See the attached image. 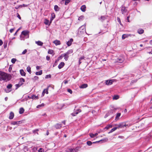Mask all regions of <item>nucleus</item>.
Returning a JSON list of instances; mask_svg holds the SVG:
<instances>
[{
  "mask_svg": "<svg viewBox=\"0 0 152 152\" xmlns=\"http://www.w3.org/2000/svg\"><path fill=\"white\" fill-rule=\"evenodd\" d=\"M12 76L10 74L0 71V81H9L11 80Z\"/></svg>",
  "mask_w": 152,
  "mask_h": 152,
  "instance_id": "f257e3e1",
  "label": "nucleus"
},
{
  "mask_svg": "<svg viewBox=\"0 0 152 152\" xmlns=\"http://www.w3.org/2000/svg\"><path fill=\"white\" fill-rule=\"evenodd\" d=\"M85 26L86 24H85L84 25L81 26L79 28L77 33V34L79 36L82 35L86 32Z\"/></svg>",
  "mask_w": 152,
  "mask_h": 152,
  "instance_id": "f03ea898",
  "label": "nucleus"
},
{
  "mask_svg": "<svg viewBox=\"0 0 152 152\" xmlns=\"http://www.w3.org/2000/svg\"><path fill=\"white\" fill-rule=\"evenodd\" d=\"M125 59L124 56L121 55L117 57L115 59V62L116 63H122L124 62Z\"/></svg>",
  "mask_w": 152,
  "mask_h": 152,
  "instance_id": "7ed1b4c3",
  "label": "nucleus"
},
{
  "mask_svg": "<svg viewBox=\"0 0 152 152\" xmlns=\"http://www.w3.org/2000/svg\"><path fill=\"white\" fill-rule=\"evenodd\" d=\"M81 112V110L80 108H77L76 107H75L73 113L71 115L73 116H75L79 113Z\"/></svg>",
  "mask_w": 152,
  "mask_h": 152,
  "instance_id": "20e7f679",
  "label": "nucleus"
},
{
  "mask_svg": "<svg viewBox=\"0 0 152 152\" xmlns=\"http://www.w3.org/2000/svg\"><path fill=\"white\" fill-rule=\"evenodd\" d=\"M117 110V109L115 108L113 106H111V107L110 110H109L108 113H109L110 115L111 114L115 113V111Z\"/></svg>",
  "mask_w": 152,
  "mask_h": 152,
  "instance_id": "39448f33",
  "label": "nucleus"
},
{
  "mask_svg": "<svg viewBox=\"0 0 152 152\" xmlns=\"http://www.w3.org/2000/svg\"><path fill=\"white\" fill-rule=\"evenodd\" d=\"M117 127H118V128H122L124 127H126L127 126H128V124H126L124 122H122L119 124L117 125Z\"/></svg>",
  "mask_w": 152,
  "mask_h": 152,
  "instance_id": "423d86ee",
  "label": "nucleus"
},
{
  "mask_svg": "<svg viewBox=\"0 0 152 152\" xmlns=\"http://www.w3.org/2000/svg\"><path fill=\"white\" fill-rule=\"evenodd\" d=\"M114 82L113 79L108 80L105 81V83L107 85H112Z\"/></svg>",
  "mask_w": 152,
  "mask_h": 152,
  "instance_id": "0eeeda50",
  "label": "nucleus"
},
{
  "mask_svg": "<svg viewBox=\"0 0 152 152\" xmlns=\"http://www.w3.org/2000/svg\"><path fill=\"white\" fill-rule=\"evenodd\" d=\"M29 32L27 30L23 31L21 33V34L24 35L26 37H29L28 34Z\"/></svg>",
  "mask_w": 152,
  "mask_h": 152,
  "instance_id": "6e6552de",
  "label": "nucleus"
},
{
  "mask_svg": "<svg viewBox=\"0 0 152 152\" xmlns=\"http://www.w3.org/2000/svg\"><path fill=\"white\" fill-rule=\"evenodd\" d=\"M48 88L45 89L42 91V96H44V95L45 94H48Z\"/></svg>",
  "mask_w": 152,
  "mask_h": 152,
  "instance_id": "1a4fd4ad",
  "label": "nucleus"
},
{
  "mask_svg": "<svg viewBox=\"0 0 152 152\" xmlns=\"http://www.w3.org/2000/svg\"><path fill=\"white\" fill-rule=\"evenodd\" d=\"M108 140V138H106L104 139L101 140H100L96 141L95 142H96V143H98L100 142H101V143H102V142H106Z\"/></svg>",
  "mask_w": 152,
  "mask_h": 152,
  "instance_id": "9d476101",
  "label": "nucleus"
},
{
  "mask_svg": "<svg viewBox=\"0 0 152 152\" xmlns=\"http://www.w3.org/2000/svg\"><path fill=\"white\" fill-rule=\"evenodd\" d=\"M73 41V39H70V40L66 42V44L68 46H70Z\"/></svg>",
  "mask_w": 152,
  "mask_h": 152,
  "instance_id": "9b49d317",
  "label": "nucleus"
},
{
  "mask_svg": "<svg viewBox=\"0 0 152 152\" xmlns=\"http://www.w3.org/2000/svg\"><path fill=\"white\" fill-rule=\"evenodd\" d=\"M14 116V113L12 112H11L10 114L9 118L11 120L13 119Z\"/></svg>",
  "mask_w": 152,
  "mask_h": 152,
  "instance_id": "f8f14e48",
  "label": "nucleus"
},
{
  "mask_svg": "<svg viewBox=\"0 0 152 152\" xmlns=\"http://www.w3.org/2000/svg\"><path fill=\"white\" fill-rule=\"evenodd\" d=\"M65 64L63 62H61L58 66V67L59 69H60L62 68L64 66Z\"/></svg>",
  "mask_w": 152,
  "mask_h": 152,
  "instance_id": "ddd939ff",
  "label": "nucleus"
},
{
  "mask_svg": "<svg viewBox=\"0 0 152 152\" xmlns=\"http://www.w3.org/2000/svg\"><path fill=\"white\" fill-rule=\"evenodd\" d=\"M20 74L21 76H26V73L23 69H20Z\"/></svg>",
  "mask_w": 152,
  "mask_h": 152,
  "instance_id": "4468645a",
  "label": "nucleus"
},
{
  "mask_svg": "<svg viewBox=\"0 0 152 152\" xmlns=\"http://www.w3.org/2000/svg\"><path fill=\"white\" fill-rule=\"evenodd\" d=\"M53 42L56 45H58L61 44L60 41L58 40H56L54 41Z\"/></svg>",
  "mask_w": 152,
  "mask_h": 152,
  "instance_id": "2eb2a0df",
  "label": "nucleus"
},
{
  "mask_svg": "<svg viewBox=\"0 0 152 152\" xmlns=\"http://www.w3.org/2000/svg\"><path fill=\"white\" fill-rule=\"evenodd\" d=\"M62 126V125L61 124H58L55 125V127L56 129H58L61 128Z\"/></svg>",
  "mask_w": 152,
  "mask_h": 152,
  "instance_id": "dca6fc26",
  "label": "nucleus"
},
{
  "mask_svg": "<svg viewBox=\"0 0 152 152\" xmlns=\"http://www.w3.org/2000/svg\"><path fill=\"white\" fill-rule=\"evenodd\" d=\"M144 30L141 28H140L137 30V32L140 34H142L143 33Z\"/></svg>",
  "mask_w": 152,
  "mask_h": 152,
  "instance_id": "f3484780",
  "label": "nucleus"
},
{
  "mask_svg": "<svg viewBox=\"0 0 152 152\" xmlns=\"http://www.w3.org/2000/svg\"><path fill=\"white\" fill-rule=\"evenodd\" d=\"M121 11L123 14H124L126 12L127 10L126 8L124 7H122L121 8Z\"/></svg>",
  "mask_w": 152,
  "mask_h": 152,
  "instance_id": "a211bd4d",
  "label": "nucleus"
},
{
  "mask_svg": "<svg viewBox=\"0 0 152 152\" xmlns=\"http://www.w3.org/2000/svg\"><path fill=\"white\" fill-rule=\"evenodd\" d=\"M35 43L38 45L40 46H42L43 44V43L40 41H36Z\"/></svg>",
  "mask_w": 152,
  "mask_h": 152,
  "instance_id": "6ab92c4d",
  "label": "nucleus"
},
{
  "mask_svg": "<svg viewBox=\"0 0 152 152\" xmlns=\"http://www.w3.org/2000/svg\"><path fill=\"white\" fill-rule=\"evenodd\" d=\"M88 87V85L86 83H84L80 86V88H86Z\"/></svg>",
  "mask_w": 152,
  "mask_h": 152,
  "instance_id": "aec40b11",
  "label": "nucleus"
},
{
  "mask_svg": "<svg viewBox=\"0 0 152 152\" xmlns=\"http://www.w3.org/2000/svg\"><path fill=\"white\" fill-rule=\"evenodd\" d=\"M48 53L49 54L52 55L53 56H54L55 54L54 50L52 49H49L48 51Z\"/></svg>",
  "mask_w": 152,
  "mask_h": 152,
  "instance_id": "412c9836",
  "label": "nucleus"
},
{
  "mask_svg": "<svg viewBox=\"0 0 152 152\" xmlns=\"http://www.w3.org/2000/svg\"><path fill=\"white\" fill-rule=\"evenodd\" d=\"M23 84V83H20V82H19L17 84H16L15 85V86H16L15 89H17L18 88H19L20 86H21Z\"/></svg>",
  "mask_w": 152,
  "mask_h": 152,
  "instance_id": "4be33fe9",
  "label": "nucleus"
},
{
  "mask_svg": "<svg viewBox=\"0 0 152 152\" xmlns=\"http://www.w3.org/2000/svg\"><path fill=\"white\" fill-rule=\"evenodd\" d=\"M128 37H132L131 35L128 34H124L122 35V38H126Z\"/></svg>",
  "mask_w": 152,
  "mask_h": 152,
  "instance_id": "5701e85b",
  "label": "nucleus"
},
{
  "mask_svg": "<svg viewBox=\"0 0 152 152\" xmlns=\"http://www.w3.org/2000/svg\"><path fill=\"white\" fill-rule=\"evenodd\" d=\"M98 135V133H96L94 134L92 133H91L89 134V135L91 137L94 138V137Z\"/></svg>",
  "mask_w": 152,
  "mask_h": 152,
  "instance_id": "b1692460",
  "label": "nucleus"
},
{
  "mask_svg": "<svg viewBox=\"0 0 152 152\" xmlns=\"http://www.w3.org/2000/svg\"><path fill=\"white\" fill-rule=\"evenodd\" d=\"M66 152H74V150L72 148H69L65 150Z\"/></svg>",
  "mask_w": 152,
  "mask_h": 152,
  "instance_id": "393cba45",
  "label": "nucleus"
},
{
  "mask_svg": "<svg viewBox=\"0 0 152 152\" xmlns=\"http://www.w3.org/2000/svg\"><path fill=\"white\" fill-rule=\"evenodd\" d=\"M115 117V120L117 121L119 118L120 116L121 115V113H117Z\"/></svg>",
  "mask_w": 152,
  "mask_h": 152,
  "instance_id": "a878e982",
  "label": "nucleus"
},
{
  "mask_svg": "<svg viewBox=\"0 0 152 152\" xmlns=\"http://www.w3.org/2000/svg\"><path fill=\"white\" fill-rule=\"evenodd\" d=\"M106 19V17L105 16H102L100 18H99V19L102 21H103Z\"/></svg>",
  "mask_w": 152,
  "mask_h": 152,
  "instance_id": "bb28decb",
  "label": "nucleus"
},
{
  "mask_svg": "<svg viewBox=\"0 0 152 152\" xmlns=\"http://www.w3.org/2000/svg\"><path fill=\"white\" fill-rule=\"evenodd\" d=\"M31 99H37L39 97L38 96H36L34 94H32L31 96Z\"/></svg>",
  "mask_w": 152,
  "mask_h": 152,
  "instance_id": "cd10ccee",
  "label": "nucleus"
},
{
  "mask_svg": "<svg viewBox=\"0 0 152 152\" xmlns=\"http://www.w3.org/2000/svg\"><path fill=\"white\" fill-rule=\"evenodd\" d=\"M55 15L54 13H53L51 14V17L50 19V23H51L52 21L55 18Z\"/></svg>",
  "mask_w": 152,
  "mask_h": 152,
  "instance_id": "c85d7f7f",
  "label": "nucleus"
},
{
  "mask_svg": "<svg viewBox=\"0 0 152 152\" xmlns=\"http://www.w3.org/2000/svg\"><path fill=\"white\" fill-rule=\"evenodd\" d=\"M24 111V109L23 107H21L19 109V113L20 114L23 113Z\"/></svg>",
  "mask_w": 152,
  "mask_h": 152,
  "instance_id": "c756f323",
  "label": "nucleus"
},
{
  "mask_svg": "<svg viewBox=\"0 0 152 152\" xmlns=\"http://www.w3.org/2000/svg\"><path fill=\"white\" fill-rule=\"evenodd\" d=\"M42 74V70H40V71H39L37 72H35V74L37 75H41Z\"/></svg>",
  "mask_w": 152,
  "mask_h": 152,
  "instance_id": "7c9ffc66",
  "label": "nucleus"
},
{
  "mask_svg": "<svg viewBox=\"0 0 152 152\" xmlns=\"http://www.w3.org/2000/svg\"><path fill=\"white\" fill-rule=\"evenodd\" d=\"M86 6L85 5H83L81 6L80 9L83 12H84L86 11Z\"/></svg>",
  "mask_w": 152,
  "mask_h": 152,
  "instance_id": "2f4dec72",
  "label": "nucleus"
},
{
  "mask_svg": "<svg viewBox=\"0 0 152 152\" xmlns=\"http://www.w3.org/2000/svg\"><path fill=\"white\" fill-rule=\"evenodd\" d=\"M112 126H113L112 125L110 124H108L104 128V129H108L110 128H112Z\"/></svg>",
  "mask_w": 152,
  "mask_h": 152,
  "instance_id": "473e14b6",
  "label": "nucleus"
},
{
  "mask_svg": "<svg viewBox=\"0 0 152 152\" xmlns=\"http://www.w3.org/2000/svg\"><path fill=\"white\" fill-rule=\"evenodd\" d=\"M118 129V127L117 126H116L115 127H114L113 129H112L111 130L108 132V134L110 133L113 132L115 131L116 129Z\"/></svg>",
  "mask_w": 152,
  "mask_h": 152,
  "instance_id": "72a5a7b5",
  "label": "nucleus"
},
{
  "mask_svg": "<svg viewBox=\"0 0 152 152\" xmlns=\"http://www.w3.org/2000/svg\"><path fill=\"white\" fill-rule=\"evenodd\" d=\"M27 71L30 74L31 73V68L30 66H28L26 68Z\"/></svg>",
  "mask_w": 152,
  "mask_h": 152,
  "instance_id": "f704fd0d",
  "label": "nucleus"
},
{
  "mask_svg": "<svg viewBox=\"0 0 152 152\" xmlns=\"http://www.w3.org/2000/svg\"><path fill=\"white\" fill-rule=\"evenodd\" d=\"M119 96L118 95H114L113 97V100H117L119 98Z\"/></svg>",
  "mask_w": 152,
  "mask_h": 152,
  "instance_id": "c9c22d12",
  "label": "nucleus"
},
{
  "mask_svg": "<svg viewBox=\"0 0 152 152\" xmlns=\"http://www.w3.org/2000/svg\"><path fill=\"white\" fill-rule=\"evenodd\" d=\"M73 52V50L72 49H70L68 50L67 52L65 53L67 55H69V54H71Z\"/></svg>",
  "mask_w": 152,
  "mask_h": 152,
  "instance_id": "e433bc0d",
  "label": "nucleus"
},
{
  "mask_svg": "<svg viewBox=\"0 0 152 152\" xmlns=\"http://www.w3.org/2000/svg\"><path fill=\"white\" fill-rule=\"evenodd\" d=\"M64 59L66 61H67L68 59V58L69 57L68 55L66 54V53H64Z\"/></svg>",
  "mask_w": 152,
  "mask_h": 152,
  "instance_id": "4c0bfd02",
  "label": "nucleus"
},
{
  "mask_svg": "<svg viewBox=\"0 0 152 152\" xmlns=\"http://www.w3.org/2000/svg\"><path fill=\"white\" fill-rule=\"evenodd\" d=\"M58 59H56V60L54 63L53 65V67H54L55 66H56L57 64H58Z\"/></svg>",
  "mask_w": 152,
  "mask_h": 152,
  "instance_id": "58836bf2",
  "label": "nucleus"
},
{
  "mask_svg": "<svg viewBox=\"0 0 152 152\" xmlns=\"http://www.w3.org/2000/svg\"><path fill=\"white\" fill-rule=\"evenodd\" d=\"M12 87V85L11 84H9L7 86V88L8 89L11 90Z\"/></svg>",
  "mask_w": 152,
  "mask_h": 152,
  "instance_id": "ea45409f",
  "label": "nucleus"
},
{
  "mask_svg": "<svg viewBox=\"0 0 152 152\" xmlns=\"http://www.w3.org/2000/svg\"><path fill=\"white\" fill-rule=\"evenodd\" d=\"M44 105H45L43 103H42L41 104H39V105H37L36 107L37 108H40V107H41L44 106Z\"/></svg>",
  "mask_w": 152,
  "mask_h": 152,
  "instance_id": "a19ab883",
  "label": "nucleus"
},
{
  "mask_svg": "<svg viewBox=\"0 0 152 152\" xmlns=\"http://www.w3.org/2000/svg\"><path fill=\"white\" fill-rule=\"evenodd\" d=\"M39 129H36L32 131V132L34 134H36L37 133V134H38V131H39Z\"/></svg>",
  "mask_w": 152,
  "mask_h": 152,
  "instance_id": "79ce46f5",
  "label": "nucleus"
},
{
  "mask_svg": "<svg viewBox=\"0 0 152 152\" xmlns=\"http://www.w3.org/2000/svg\"><path fill=\"white\" fill-rule=\"evenodd\" d=\"M39 77L37 76H35L34 78H32V79L34 81H35L36 80H38L39 79Z\"/></svg>",
  "mask_w": 152,
  "mask_h": 152,
  "instance_id": "37998d69",
  "label": "nucleus"
},
{
  "mask_svg": "<svg viewBox=\"0 0 152 152\" xmlns=\"http://www.w3.org/2000/svg\"><path fill=\"white\" fill-rule=\"evenodd\" d=\"M54 10L56 11H57L59 10V8L58 6L56 5L54 6Z\"/></svg>",
  "mask_w": 152,
  "mask_h": 152,
  "instance_id": "c03bdc74",
  "label": "nucleus"
},
{
  "mask_svg": "<svg viewBox=\"0 0 152 152\" xmlns=\"http://www.w3.org/2000/svg\"><path fill=\"white\" fill-rule=\"evenodd\" d=\"M25 80L23 78H21L20 79V81L19 82H20V83H23L22 82H25Z\"/></svg>",
  "mask_w": 152,
  "mask_h": 152,
  "instance_id": "a18cd8bd",
  "label": "nucleus"
},
{
  "mask_svg": "<svg viewBox=\"0 0 152 152\" xmlns=\"http://www.w3.org/2000/svg\"><path fill=\"white\" fill-rule=\"evenodd\" d=\"M86 143L88 145L91 146L92 145V143L91 141L88 140L87 142Z\"/></svg>",
  "mask_w": 152,
  "mask_h": 152,
  "instance_id": "49530a36",
  "label": "nucleus"
},
{
  "mask_svg": "<svg viewBox=\"0 0 152 152\" xmlns=\"http://www.w3.org/2000/svg\"><path fill=\"white\" fill-rule=\"evenodd\" d=\"M64 54H63L61 55L60 56H59L58 59H58V61H59V60H60L62 58H63V57H64Z\"/></svg>",
  "mask_w": 152,
  "mask_h": 152,
  "instance_id": "de8ad7c7",
  "label": "nucleus"
},
{
  "mask_svg": "<svg viewBox=\"0 0 152 152\" xmlns=\"http://www.w3.org/2000/svg\"><path fill=\"white\" fill-rule=\"evenodd\" d=\"M17 61V59L15 58H12L11 59V61L13 64H15Z\"/></svg>",
  "mask_w": 152,
  "mask_h": 152,
  "instance_id": "09e8293b",
  "label": "nucleus"
},
{
  "mask_svg": "<svg viewBox=\"0 0 152 152\" xmlns=\"http://www.w3.org/2000/svg\"><path fill=\"white\" fill-rule=\"evenodd\" d=\"M11 124L13 125H18L17 121H12Z\"/></svg>",
  "mask_w": 152,
  "mask_h": 152,
  "instance_id": "8fccbe9b",
  "label": "nucleus"
},
{
  "mask_svg": "<svg viewBox=\"0 0 152 152\" xmlns=\"http://www.w3.org/2000/svg\"><path fill=\"white\" fill-rule=\"evenodd\" d=\"M49 20L47 19H45V20L44 23L45 24L48 25L49 24Z\"/></svg>",
  "mask_w": 152,
  "mask_h": 152,
  "instance_id": "3c124183",
  "label": "nucleus"
},
{
  "mask_svg": "<svg viewBox=\"0 0 152 152\" xmlns=\"http://www.w3.org/2000/svg\"><path fill=\"white\" fill-rule=\"evenodd\" d=\"M84 17L82 15L79 17V18H78V20H82L84 19Z\"/></svg>",
  "mask_w": 152,
  "mask_h": 152,
  "instance_id": "603ef678",
  "label": "nucleus"
},
{
  "mask_svg": "<svg viewBox=\"0 0 152 152\" xmlns=\"http://www.w3.org/2000/svg\"><path fill=\"white\" fill-rule=\"evenodd\" d=\"M38 152H44V150L42 148H40L38 151Z\"/></svg>",
  "mask_w": 152,
  "mask_h": 152,
  "instance_id": "864d4df0",
  "label": "nucleus"
},
{
  "mask_svg": "<svg viewBox=\"0 0 152 152\" xmlns=\"http://www.w3.org/2000/svg\"><path fill=\"white\" fill-rule=\"evenodd\" d=\"M4 91L6 93H9L11 91V90H10V89H8V88L5 89H4Z\"/></svg>",
  "mask_w": 152,
  "mask_h": 152,
  "instance_id": "5fc2aeb1",
  "label": "nucleus"
},
{
  "mask_svg": "<svg viewBox=\"0 0 152 152\" xmlns=\"http://www.w3.org/2000/svg\"><path fill=\"white\" fill-rule=\"evenodd\" d=\"M71 0H66L65 2V4L67 5L70 1Z\"/></svg>",
  "mask_w": 152,
  "mask_h": 152,
  "instance_id": "6e6d98bb",
  "label": "nucleus"
},
{
  "mask_svg": "<svg viewBox=\"0 0 152 152\" xmlns=\"http://www.w3.org/2000/svg\"><path fill=\"white\" fill-rule=\"evenodd\" d=\"M67 91L69 92V93L70 94H72V91L71 89L70 88H68L67 89Z\"/></svg>",
  "mask_w": 152,
  "mask_h": 152,
  "instance_id": "4d7b16f0",
  "label": "nucleus"
},
{
  "mask_svg": "<svg viewBox=\"0 0 152 152\" xmlns=\"http://www.w3.org/2000/svg\"><path fill=\"white\" fill-rule=\"evenodd\" d=\"M51 77V76L50 74L47 75L45 77V78H50Z\"/></svg>",
  "mask_w": 152,
  "mask_h": 152,
  "instance_id": "13d9d810",
  "label": "nucleus"
},
{
  "mask_svg": "<svg viewBox=\"0 0 152 152\" xmlns=\"http://www.w3.org/2000/svg\"><path fill=\"white\" fill-rule=\"evenodd\" d=\"M79 147H77L75 148V149L73 148L74 150V152H77V151L79 150Z\"/></svg>",
  "mask_w": 152,
  "mask_h": 152,
  "instance_id": "bf43d9fd",
  "label": "nucleus"
},
{
  "mask_svg": "<svg viewBox=\"0 0 152 152\" xmlns=\"http://www.w3.org/2000/svg\"><path fill=\"white\" fill-rule=\"evenodd\" d=\"M24 121V120H21V121H17L18 125H19V124L23 123V122Z\"/></svg>",
  "mask_w": 152,
  "mask_h": 152,
  "instance_id": "052dcab7",
  "label": "nucleus"
},
{
  "mask_svg": "<svg viewBox=\"0 0 152 152\" xmlns=\"http://www.w3.org/2000/svg\"><path fill=\"white\" fill-rule=\"evenodd\" d=\"M137 81V80H132L131 82V84H133L134 83H135Z\"/></svg>",
  "mask_w": 152,
  "mask_h": 152,
  "instance_id": "680f3d73",
  "label": "nucleus"
},
{
  "mask_svg": "<svg viewBox=\"0 0 152 152\" xmlns=\"http://www.w3.org/2000/svg\"><path fill=\"white\" fill-rule=\"evenodd\" d=\"M27 52V50L26 49H25L22 52V53L21 54H23V55L25 54Z\"/></svg>",
  "mask_w": 152,
  "mask_h": 152,
  "instance_id": "e2e57ef3",
  "label": "nucleus"
},
{
  "mask_svg": "<svg viewBox=\"0 0 152 152\" xmlns=\"http://www.w3.org/2000/svg\"><path fill=\"white\" fill-rule=\"evenodd\" d=\"M68 81L66 80H64L63 82V83H64L65 84L68 83Z\"/></svg>",
  "mask_w": 152,
  "mask_h": 152,
  "instance_id": "0e129e2a",
  "label": "nucleus"
},
{
  "mask_svg": "<svg viewBox=\"0 0 152 152\" xmlns=\"http://www.w3.org/2000/svg\"><path fill=\"white\" fill-rule=\"evenodd\" d=\"M12 67L11 66H10L9 69H8V71L10 72H11V71H12Z\"/></svg>",
  "mask_w": 152,
  "mask_h": 152,
  "instance_id": "69168bd1",
  "label": "nucleus"
},
{
  "mask_svg": "<svg viewBox=\"0 0 152 152\" xmlns=\"http://www.w3.org/2000/svg\"><path fill=\"white\" fill-rule=\"evenodd\" d=\"M46 59L47 61H49L50 60V57L49 56H47L46 57Z\"/></svg>",
  "mask_w": 152,
  "mask_h": 152,
  "instance_id": "338daca9",
  "label": "nucleus"
},
{
  "mask_svg": "<svg viewBox=\"0 0 152 152\" xmlns=\"http://www.w3.org/2000/svg\"><path fill=\"white\" fill-rule=\"evenodd\" d=\"M15 29V28H12L10 30V33H12L13 32V31Z\"/></svg>",
  "mask_w": 152,
  "mask_h": 152,
  "instance_id": "774afa93",
  "label": "nucleus"
}]
</instances>
